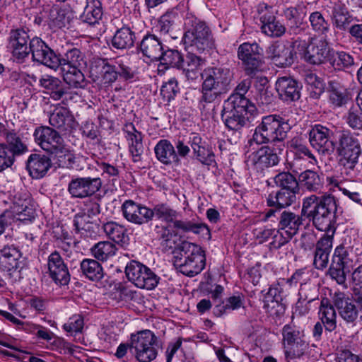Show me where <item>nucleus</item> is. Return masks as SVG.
Returning <instances> with one entry per match:
<instances>
[{
	"mask_svg": "<svg viewBox=\"0 0 362 362\" xmlns=\"http://www.w3.org/2000/svg\"><path fill=\"white\" fill-rule=\"evenodd\" d=\"M337 202L331 194L317 197L312 194L303 199L302 216L312 222L318 230L325 234L334 236L336 230Z\"/></svg>",
	"mask_w": 362,
	"mask_h": 362,
	"instance_id": "nucleus-1",
	"label": "nucleus"
},
{
	"mask_svg": "<svg viewBox=\"0 0 362 362\" xmlns=\"http://www.w3.org/2000/svg\"><path fill=\"white\" fill-rule=\"evenodd\" d=\"M201 102L211 103L231 89L233 74L227 67H208L201 73Z\"/></svg>",
	"mask_w": 362,
	"mask_h": 362,
	"instance_id": "nucleus-2",
	"label": "nucleus"
},
{
	"mask_svg": "<svg viewBox=\"0 0 362 362\" xmlns=\"http://www.w3.org/2000/svg\"><path fill=\"white\" fill-rule=\"evenodd\" d=\"M35 142L44 151L57 158L59 167L68 168L74 162V156L64 144V139L54 129L41 126L33 133Z\"/></svg>",
	"mask_w": 362,
	"mask_h": 362,
	"instance_id": "nucleus-3",
	"label": "nucleus"
},
{
	"mask_svg": "<svg viewBox=\"0 0 362 362\" xmlns=\"http://www.w3.org/2000/svg\"><path fill=\"white\" fill-rule=\"evenodd\" d=\"M337 152L341 174L350 180L356 178L359 173V157L362 153L358 139L349 132H342L339 137Z\"/></svg>",
	"mask_w": 362,
	"mask_h": 362,
	"instance_id": "nucleus-4",
	"label": "nucleus"
},
{
	"mask_svg": "<svg viewBox=\"0 0 362 362\" xmlns=\"http://www.w3.org/2000/svg\"><path fill=\"white\" fill-rule=\"evenodd\" d=\"M288 121L277 115L264 116L256 127L252 141L257 144H280L291 129Z\"/></svg>",
	"mask_w": 362,
	"mask_h": 362,
	"instance_id": "nucleus-5",
	"label": "nucleus"
},
{
	"mask_svg": "<svg viewBox=\"0 0 362 362\" xmlns=\"http://www.w3.org/2000/svg\"><path fill=\"white\" fill-rule=\"evenodd\" d=\"M179 255L174 257V265L186 276H194L205 267V255L198 245L184 241L178 247Z\"/></svg>",
	"mask_w": 362,
	"mask_h": 362,
	"instance_id": "nucleus-6",
	"label": "nucleus"
},
{
	"mask_svg": "<svg viewBox=\"0 0 362 362\" xmlns=\"http://www.w3.org/2000/svg\"><path fill=\"white\" fill-rule=\"evenodd\" d=\"M184 25V42L192 50L203 52L212 46L211 32L204 22L199 21L194 15L187 13Z\"/></svg>",
	"mask_w": 362,
	"mask_h": 362,
	"instance_id": "nucleus-7",
	"label": "nucleus"
},
{
	"mask_svg": "<svg viewBox=\"0 0 362 362\" xmlns=\"http://www.w3.org/2000/svg\"><path fill=\"white\" fill-rule=\"evenodd\" d=\"M256 113L255 105H240L224 102L221 119L229 130L238 132L253 122Z\"/></svg>",
	"mask_w": 362,
	"mask_h": 362,
	"instance_id": "nucleus-8",
	"label": "nucleus"
},
{
	"mask_svg": "<svg viewBox=\"0 0 362 362\" xmlns=\"http://www.w3.org/2000/svg\"><path fill=\"white\" fill-rule=\"evenodd\" d=\"M130 349L139 362H151L158 355L157 337L148 329L133 334Z\"/></svg>",
	"mask_w": 362,
	"mask_h": 362,
	"instance_id": "nucleus-9",
	"label": "nucleus"
},
{
	"mask_svg": "<svg viewBox=\"0 0 362 362\" xmlns=\"http://www.w3.org/2000/svg\"><path fill=\"white\" fill-rule=\"evenodd\" d=\"M2 202L5 209L1 214V228L4 224H11L15 219L31 221L35 217V210L28 206L26 200L9 194L6 196V198L3 199Z\"/></svg>",
	"mask_w": 362,
	"mask_h": 362,
	"instance_id": "nucleus-10",
	"label": "nucleus"
},
{
	"mask_svg": "<svg viewBox=\"0 0 362 362\" xmlns=\"http://www.w3.org/2000/svg\"><path fill=\"white\" fill-rule=\"evenodd\" d=\"M263 50L256 42H244L238 49V57L243 62L247 76L254 77L262 70Z\"/></svg>",
	"mask_w": 362,
	"mask_h": 362,
	"instance_id": "nucleus-11",
	"label": "nucleus"
},
{
	"mask_svg": "<svg viewBox=\"0 0 362 362\" xmlns=\"http://www.w3.org/2000/svg\"><path fill=\"white\" fill-rule=\"evenodd\" d=\"M284 148V143L262 146L248 156L247 162L257 169L261 170L276 165L280 161V155Z\"/></svg>",
	"mask_w": 362,
	"mask_h": 362,
	"instance_id": "nucleus-12",
	"label": "nucleus"
},
{
	"mask_svg": "<svg viewBox=\"0 0 362 362\" xmlns=\"http://www.w3.org/2000/svg\"><path fill=\"white\" fill-rule=\"evenodd\" d=\"M5 143L1 144V170L11 167L16 157L28 151V146L15 132H6Z\"/></svg>",
	"mask_w": 362,
	"mask_h": 362,
	"instance_id": "nucleus-13",
	"label": "nucleus"
},
{
	"mask_svg": "<svg viewBox=\"0 0 362 362\" xmlns=\"http://www.w3.org/2000/svg\"><path fill=\"white\" fill-rule=\"evenodd\" d=\"M32 54L34 62L42 64L50 69H56L59 64V56L45 42L37 37H33L29 42L28 57Z\"/></svg>",
	"mask_w": 362,
	"mask_h": 362,
	"instance_id": "nucleus-14",
	"label": "nucleus"
},
{
	"mask_svg": "<svg viewBox=\"0 0 362 362\" xmlns=\"http://www.w3.org/2000/svg\"><path fill=\"white\" fill-rule=\"evenodd\" d=\"M298 192L280 189L276 192L270 193L267 197V204L271 209L265 213L264 220L268 221L276 217V212L282 211L295 203Z\"/></svg>",
	"mask_w": 362,
	"mask_h": 362,
	"instance_id": "nucleus-15",
	"label": "nucleus"
},
{
	"mask_svg": "<svg viewBox=\"0 0 362 362\" xmlns=\"http://www.w3.org/2000/svg\"><path fill=\"white\" fill-rule=\"evenodd\" d=\"M30 40L27 31L23 28L13 29L10 31L6 47L18 62L22 63L28 57Z\"/></svg>",
	"mask_w": 362,
	"mask_h": 362,
	"instance_id": "nucleus-16",
	"label": "nucleus"
},
{
	"mask_svg": "<svg viewBox=\"0 0 362 362\" xmlns=\"http://www.w3.org/2000/svg\"><path fill=\"white\" fill-rule=\"evenodd\" d=\"M334 132L327 127L315 124L309 132L310 144L324 155H331L335 148V143L332 140Z\"/></svg>",
	"mask_w": 362,
	"mask_h": 362,
	"instance_id": "nucleus-17",
	"label": "nucleus"
},
{
	"mask_svg": "<svg viewBox=\"0 0 362 362\" xmlns=\"http://www.w3.org/2000/svg\"><path fill=\"white\" fill-rule=\"evenodd\" d=\"M301 48L302 58L310 64H321L330 56L331 50L325 40L312 39L308 45L304 43Z\"/></svg>",
	"mask_w": 362,
	"mask_h": 362,
	"instance_id": "nucleus-18",
	"label": "nucleus"
},
{
	"mask_svg": "<svg viewBox=\"0 0 362 362\" xmlns=\"http://www.w3.org/2000/svg\"><path fill=\"white\" fill-rule=\"evenodd\" d=\"M124 218L129 222L136 225H143L152 220L151 209L128 199L121 206Z\"/></svg>",
	"mask_w": 362,
	"mask_h": 362,
	"instance_id": "nucleus-19",
	"label": "nucleus"
},
{
	"mask_svg": "<svg viewBox=\"0 0 362 362\" xmlns=\"http://www.w3.org/2000/svg\"><path fill=\"white\" fill-rule=\"evenodd\" d=\"M101 185V180L98 177H77L69 182L68 191L73 197L85 198L98 192Z\"/></svg>",
	"mask_w": 362,
	"mask_h": 362,
	"instance_id": "nucleus-20",
	"label": "nucleus"
},
{
	"mask_svg": "<svg viewBox=\"0 0 362 362\" xmlns=\"http://www.w3.org/2000/svg\"><path fill=\"white\" fill-rule=\"evenodd\" d=\"M90 74L93 81L104 85H109L117 78L115 64L105 59L95 61L90 66Z\"/></svg>",
	"mask_w": 362,
	"mask_h": 362,
	"instance_id": "nucleus-21",
	"label": "nucleus"
},
{
	"mask_svg": "<svg viewBox=\"0 0 362 362\" xmlns=\"http://www.w3.org/2000/svg\"><path fill=\"white\" fill-rule=\"evenodd\" d=\"M349 258L346 249L343 245L337 246L332 256V263L329 269V274L332 279L339 284L346 282L345 266L349 263Z\"/></svg>",
	"mask_w": 362,
	"mask_h": 362,
	"instance_id": "nucleus-22",
	"label": "nucleus"
},
{
	"mask_svg": "<svg viewBox=\"0 0 362 362\" xmlns=\"http://www.w3.org/2000/svg\"><path fill=\"white\" fill-rule=\"evenodd\" d=\"M48 271L49 276L58 285H67L70 281V274L64 259L57 251L48 257Z\"/></svg>",
	"mask_w": 362,
	"mask_h": 362,
	"instance_id": "nucleus-23",
	"label": "nucleus"
},
{
	"mask_svg": "<svg viewBox=\"0 0 362 362\" xmlns=\"http://www.w3.org/2000/svg\"><path fill=\"white\" fill-rule=\"evenodd\" d=\"M267 53L272 62L279 67L289 66L294 62L293 49L284 42L272 44L268 47Z\"/></svg>",
	"mask_w": 362,
	"mask_h": 362,
	"instance_id": "nucleus-24",
	"label": "nucleus"
},
{
	"mask_svg": "<svg viewBox=\"0 0 362 362\" xmlns=\"http://www.w3.org/2000/svg\"><path fill=\"white\" fill-rule=\"evenodd\" d=\"M306 13V6L303 4L287 8L284 11V16L288 27V33L290 35H298L300 33Z\"/></svg>",
	"mask_w": 362,
	"mask_h": 362,
	"instance_id": "nucleus-25",
	"label": "nucleus"
},
{
	"mask_svg": "<svg viewBox=\"0 0 362 362\" xmlns=\"http://www.w3.org/2000/svg\"><path fill=\"white\" fill-rule=\"evenodd\" d=\"M303 216L302 213L299 215L290 210L284 209L276 212L275 218L278 220L279 230L295 235L303 224Z\"/></svg>",
	"mask_w": 362,
	"mask_h": 362,
	"instance_id": "nucleus-26",
	"label": "nucleus"
},
{
	"mask_svg": "<svg viewBox=\"0 0 362 362\" xmlns=\"http://www.w3.org/2000/svg\"><path fill=\"white\" fill-rule=\"evenodd\" d=\"M333 235L324 234L317 242L314 254L313 264L317 269L327 267L332 247Z\"/></svg>",
	"mask_w": 362,
	"mask_h": 362,
	"instance_id": "nucleus-27",
	"label": "nucleus"
},
{
	"mask_svg": "<svg viewBox=\"0 0 362 362\" xmlns=\"http://www.w3.org/2000/svg\"><path fill=\"white\" fill-rule=\"evenodd\" d=\"M139 47L143 56L151 61H158L162 56L163 51L161 40L153 34L144 35L139 43Z\"/></svg>",
	"mask_w": 362,
	"mask_h": 362,
	"instance_id": "nucleus-28",
	"label": "nucleus"
},
{
	"mask_svg": "<svg viewBox=\"0 0 362 362\" xmlns=\"http://www.w3.org/2000/svg\"><path fill=\"white\" fill-rule=\"evenodd\" d=\"M300 86L293 78L281 77L276 82V89L279 97L285 101H295L300 98Z\"/></svg>",
	"mask_w": 362,
	"mask_h": 362,
	"instance_id": "nucleus-29",
	"label": "nucleus"
},
{
	"mask_svg": "<svg viewBox=\"0 0 362 362\" xmlns=\"http://www.w3.org/2000/svg\"><path fill=\"white\" fill-rule=\"evenodd\" d=\"M334 306L337 308L341 317L348 323L354 322L358 316L359 311L354 301L344 293L335 296Z\"/></svg>",
	"mask_w": 362,
	"mask_h": 362,
	"instance_id": "nucleus-30",
	"label": "nucleus"
},
{
	"mask_svg": "<svg viewBox=\"0 0 362 362\" xmlns=\"http://www.w3.org/2000/svg\"><path fill=\"white\" fill-rule=\"evenodd\" d=\"M52 166L50 158L45 155L33 153L27 160L26 168L30 175L35 179L44 177Z\"/></svg>",
	"mask_w": 362,
	"mask_h": 362,
	"instance_id": "nucleus-31",
	"label": "nucleus"
},
{
	"mask_svg": "<svg viewBox=\"0 0 362 362\" xmlns=\"http://www.w3.org/2000/svg\"><path fill=\"white\" fill-rule=\"evenodd\" d=\"M154 152L156 158L164 165H179L180 163L175 146L167 139L160 140L154 147Z\"/></svg>",
	"mask_w": 362,
	"mask_h": 362,
	"instance_id": "nucleus-32",
	"label": "nucleus"
},
{
	"mask_svg": "<svg viewBox=\"0 0 362 362\" xmlns=\"http://www.w3.org/2000/svg\"><path fill=\"white\" fill-rule=\"evenodd\" d=\"M127 139L129 144V149L133 158L134 162H139L141 160V155L144 152L142 144V134L137 131L132 123L126 125Z\"/></svg>",
	"mask_w": 362,
	"mask_h": 362,
	"instance_id": "nucleus-33",
	"label": "nucleus"
},
{
	"mask_svg": "<svg viewBox=\"0 0 362 362\" xmlns=\"http://www.w3.org/2000/svg\"><path fill=\"white\" fill-rule=\"evenodd\" d=\"M49 122L51 126L62 131L73 128L74 117L64 107L55 108L49 116Z\"/></svg>",
	"mask_w": 362,
	"mask_h": 362,
	"instance_id": "nucleus-34",
	"label": "nucleus"
},
{
	"mask_svg": "<svg viewBox=\"0 0 362 362\" xmlns=\"http://www.w3.org/2000/svg\"><path fill=\"white\" fill-rule=\"evenodd\" d=\"M40 85L50 91V97L54 100H58L66 97L69 94L66 87L64 86L62 82L56 77L45 75L40 79Z\"/></svg>",
	"mask_w": 362,
	"mask_h": 362,
	"instance_id": "nucleus-35",
	"label": "nucleus"
},
{
	"mask_svg": "<svg viewBox=\"0 0 362 362\" xmlns=\"http://www.w3.org/2000/svg\"><path fill=\"white\" fill-rule=\"evenodd\" d=\"M57 71H59L64 81L70 86L76 88H82L83 86L85 77L81 71V67L63 65V66H59Z\"/></svg>",
	"mask_w": 362,
	"mask_h": 362,
	"instance_id": "nucleus-36",
	"label": "nucleus"
},
{
	"mask_svg": "<svg viewBox=\"0 0 362 362\" xmlns=\"http://www.w3.org/2000/svg\"><path fill=\"white\" fill-rule=\"evenodd\" d=\"M319 315L326 331L331 332L335 330L337 328L336 311L327 298L321 300Z\"/></svg>",
	"mask_w": 362,
	"mask_h": 362,
	"instance_id": "nucleus-37",
	"label": "nucleus"
},
{
	"mask_svg": "<svg viewBox=\"0 0 362 362\" xmlns=\"http://www.w3.org/2000/svg\"><path fill=\"white\" fill-rule=\"evenodd\" d=\"M21 257L20 252L13 246H5L1 250V264L4 267L3 269L8 275L11 276L12 273H18V260Z\"/></svg>",
	"mask_w": 362,
	"mask_h": 362,
	"instance_id": "nucleus-38",
	"label": "nucleus"
},
{
	"mask_svg": "<svg viewBox=\"0 0 362 362\" xmlns=\"http://www.w3.org/2000/svg\"><path fill=\"white\" fill-rule=\"evenodd\" d=\"M330 103L335 107H342L351 99L346 88L336 81H329L328 83Z\"/></svg>",
	"mask_w": 362,
	"mask_h": 362,
	"instance_id": "nucleus-39",
	"label": "nucleus"
},
{
	"mask_svg": "<svg viewBox=\"0 0 362 362\" xmlns=\"http://www.w3.org/2000/svg\"><path fill=\"white\" fill-rule=\"evenodd\" d=\"M80 269L83 275L93 281H98L104 276L102 265L93 259H83L80 264Z\"/></svg>",
	"mask_w": 362,
	"mask_h": 362,
	"instance_id": "nucleus-40",
	"label": "nucleus"
},
{
	"mask_svg": "<svg viewBox=\"0 0 362 362\" xmlns=\"http://www.w3.org/2000/svg\"><path fill=\"white\" fill-rule=\"evenodd\" d=\"M103 16L102 4L99 0H87L81 20L90 25L99 23Z\"/></svg>",
	"mask_w": 362,
	"mask_h": 362,
	"instance_id": "nucleus-41",
	"label": "nucleus"
},
{
	"mask_svg": "<svg viewBox=\"0 0 362 362\" xmlns=\"http://www.w3.org/2000/svg\"><path fill=\"white\" fill-rule=\"evenodd\" d=\"M332 18L334 25L340 30L349 29L353 23L359 21L358 19L350 14L346 8L340 6L334 8Z\"/></svg>",
	"mask_w": 362,
	"mask_h": 362,
	"instance_id": "nucleus-42",
	"label": "nucleus"
},
{
	"mask_svg": "<svg viewBox=\"0 0 362 362\" xmlns=\"http://www.w3.org/2000/svg\"><path fill=\"white\" fill-rule=\"evenodd\" d=\"M173 223V228L182 233H193L194 234L202 233L210 235V230L205 223L194 222L190 220H177L175 218Z\"/></svg>",
	"mask_w": 362,
	"mask_h": 362,
	"instance_id": "nucleus-43",
	"label": "nucleus"
},
{
	"mask_svg": "<svg viewBox=\"0 0 362 362\" xmlns=\"http://www.w3.org/2000/svg\"><path fill=\"white\" fill-rule=\"evenodd\" d=\"M134 33L128 27H122L115 33L112 39V45L117 49H127L134 45Z\"/></svg>",
	"mask_w": 362,
	"mask_h": 362,
	"instance_id": "nucleus-44",
	"label": "nucleus"
},
{
	"mask_svg": "<svg viewBox=\"0 0 362 362\" xmlns=\"http://www.w3.org/2000/svg\"><path fill=\"white\" fill-rule=\"evenodd\" d=\"M103 229L106 235L117 244H126L128 236L124 227L115 221H108L103 224Z\"/></svg>",
	"mask_w": 362,
	"mask_h": 362,
	"instance_id": "nucleus-45",
	"label": "nucleus"
},
{
	"mask_svg": "<svg viewBox=\"0 0 362 362\" xmlns=\"http://www.w3.org/2000/svg\"><path fill=\"white\" fill-rule=\"evenodd\" d=\"M117 248L109 241H101L95 243L90 248L91 255L97 259L105 262L116 255Z\"/></svg>",
	"mask_w": 362,
	"mask_h": 362,
	"instance_id": "nucleus-46",
	"label": "nucleus"
},
{
	"mask_svg": "<svg viewBox=\"0 0 362 362\" xmlns=\"http://www.w3.org/2000/svg\"><path fill=\"white\" fill-rule=\"evenodd\" d=\"M268 79L265 76H257L255 78L256 100L263 105L270 104L272 101V94L268 90Z\"/></svg>",
	"mask_w": 362,
	"mask_h": 362,
	"instance_id": "nucleus-47",
	"label": "nucleus"
},
{
	"mask_svg": "<svg viewBox=\"0 0 362 362\" xmlns=\"http://www.w3.org/2000/svg\"><path fill=\"white\" fill-rule=\"evenodd\" d=\"M243 305V298L240 296H233L228 298L221 303H216L214 308V314L221 317L231 310H237Z\"/></svg>",
	"mask_w": 362,
	"mask_h": 362,
	"instance_id": "nucleus-48",
	"label": "nucleus"
},
{
	"mask_svg": "<svg viewBox=\"0 0 362 362\" xmlns=\"http://www.w3.org/2000/svg\"><path fill=\"white\" fill-rule=\"evenodd\" d=\"M250 85L251 82L249 80H243L237 86L235 93H233L225 102H230L240 105H255L245 96L249 90Z\"/></svg>",
	"mask_w": 362,
	"mask_h": 362,
	"instance_id": "nucleus-49",
	"label": "nucleus"
},
{
	"mask_svg": "<svg viewBox=\"0 0 362 362\" xmlns=\"http://www.w3.org/2000/svg\"><path fill=\"white\" fill-rule=\"evenodd\" d=\"M59 64L56 69L57 71L59 66L63 65H69L70 66H75V67H81L84 64L83 55L81 52L77 48H72L66 51L63 57H59Z\"/></svg>",
	"mask_w": 362,
	"mask_h": 362,
	"instance_id": "nucleus-50",
	"label": "nucleus"
},
{
	"mask_svg": "<svg viewBox=\"0 0 362 362\" xmlns=\"http://www.w3.org/2000/svg\"><path fill=\"white\" fill-rule=\"evenodd\" d=\"M309 21L312 30L318 35L326 36L330 30L329 21L319 11L313 12L309 16Z\"/></svg>",
	"mask_w": 362,
	"mask_h": 362,
	"instance_id": "nucleus-51",
	"label": "nucleus"
},
{
	"mask_svg": "<svg viewBox=\"0 0 362 362\" xmlns=\"http://www.w3.org/2000/svg\"><path fill=\"white\" fill-rule=\"evenodd\" d=\"M152 211V218L154 216L158 219L167 223H173L177 218L178 213L176 210L171 208L168 204L160 203L155 205Z\"/></svg>",
	"mask_w": 362,
	"mask_h": 362,
	"instance_id": "nucleus-52",
	"label": "nucleus"
},
{
	"mask_svg": "<svg viewBox=\"0 0 362 362\" xmlns=\"http://www.w3.org/2000/svg\"><path fill=\"white\" fill-rule=\"evenodd\" d=\"M353 298L354 301L362 313V264L358 267L352 273Z\"/></svg>",
	"mask_w": 362,
	"mask_h": 362,
	"instance_id": "nucleus-53",
	"label": "nucleus"
},
{
	"mask_svg": "<svg viewBox=\"0 0 362 362\" xmlns=\"http://www.w3.org/2000/svg\"><path fill=\"white\" fill-rule=\"evenodd\" d=\"M299 180L303 187L309 191H317L321 187V180L317 173L307 170L299 176Z\"/></svg>",
	"mask_w": 362,
	"mask_h": 362,
	"instance_id": "nucleus-54",
	"label": "nucleus"
},
{
	"mask_svg": "<svg viewBox=\"0 0 362 362\" xmlns=\"http://www.w3.org/2000/svg\"><path fill=\"white\" fill-rule=\"evenodd\" d=\"M160 278L148 267H146L139 280H136V286L147 290L153 289L157 286Z\"/></svg>",
	"mask_w": 362,
	"mask_h": 362,
	"instance_id": "nucleus-55",
	"label": "nucleus"
},
{
	"mask_svg": "<svg viewBox=\"0 0 362 362\" xmlns=\"http://www.w3.org/2000/svg\"><path fill=\"white\" fill-rule=\"evenodd\" d=\"M163 64L178 69L183 66L184 58L182 54L175 49H168L163 51L162 56L158 59Z\"/></svg>",
	"mask_w": 362,
	"mask_h": 362,
	"instance_id": "nucleus-56",
	"label": "nucleus"
},
{
	"mask_svg": "<svg viewBox=\"0 0 362 362\" xmlns=\"http://www.w3.org/2000/svg\"><path fill=\"white\" fill-rule=\"evenodd\" d=\"M276 186L281 189L299 191L298 182L296 177L288 172H282L277 174L274 178Z\"/></svg>",
	"mask_w": 362,
	"mask_h": 362,
	"instance_id": "nucleus-57",
	"label": "nucleus"
},
{
	"mask_svg": "<svg viewBox=\"0 0 362 362\" xmlns=\"http://www.w3.org/2000/svg\"><path fill=\"white\" fill-rule=\"evenodd\" d=\"M298 296V303L307 302L310 303L318 299L319 290L315 284L305 282L300 285Z\"/></svg>",
	"mask_w": 362,
	"mask_h": 362,
	"instance_id": "nucleus-58",
	"label": "nucleus"
},
{
	"mask_svg": "<svg viewBox=\"0 0 362 362\" xmlns=\"http://www.w3.org/2000/svg\"><path fill=\"white\" fill-rule=\"evenodd\" d=\"M284 354L287 362H296V359L300 358L307 348L305 341H296L293 344H285Z\"/></svg>",
	"mask_w": 362,
	"mask_h": 362,
	"instance_id": "nucleus-59",
	"label": "nucleus"
},
{
	"mask_svg": "<svg viewBox=\"0 0 362 362\" xmlns=\"http://www.w3.org/2000/svg\"><path fill=\"white\" fill-rule=\"evenodd\" d=\"M334 69L342 70L354 64L353 57L345 52H334L330 62Z\"/></svg>",
	"mask_w": 362,
	"mask_h": 362,
	"instance_id": "nucleus-60",
	"label": "nucleus"
},
{
	"mask_svg": "<svg viewBox=\"0 0 362 362\" xmlns=\"http://www.w3.org/2000/svg\"><path fill=\"white\" fill-rule=\"evenodd\" d=\"M177 13L173 11L166 12L158 21L157 28L162 35H170L174 29Z\"/></svg>",
	"mask_w": 362,
	"mask_h": 362,
	"instance_id": "nucleus-61",
	"label": "nucleus"
},
{
	"mask_svg": "<svg viewBox=\"0 0 362 362\" xmlns=\"http://www.w3.org/2000/svg\"><path fill=\"white\" fill-rule=\"evenodd\" d=\"M261 30L269 37H280L286 33V28L275 18L274 21L272 20L269 23L261 25Z\"/></svg>",
	"mask_w": 362,
	"mask_h": 362,
	"instance_id": "nucleus-62",
	"label": "nucleus"
},
{
	"mask_svg": "<svg viewBox=\"0 0 362 362\" xmlns=\"http://www.w3.org/2000/svg\"><path fill=\"white\" fill-rule=\"evenodd\" d=\"M283 344H293L296 341H304L303 333L294 325H286L282 329Z\"/></svg>",
	"mask_w": 362,
	"mask_h": 362,
	"instance_id": "nucleus-63",
	"label": "nucleus"
},
{
	"mask_svg": "<svg viewBox=\"0 0 362 362\" xmlns=\"http://www.w3.org/2000/svg\"><path fill=\"white\" fill-rule=\"evenodd\" d=\"M146 267V266L135 260L129 262L125 267V274L129 281L136 285V280H139L140 276H141V274Z\"/></svg>",
	"mask_w": 362,
	"mask_h": 362,
	"instance_id": "nucleus-64",
	"label": "nucleus"
}]
</instances>
